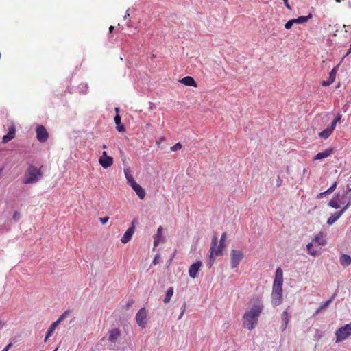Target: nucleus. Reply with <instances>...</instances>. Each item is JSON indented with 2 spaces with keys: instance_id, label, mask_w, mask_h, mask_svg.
<instances>
[{
  "instance_id": "obj_1",
  "label": "nucleus",
  "mask_w": 351,
  "mask_h": 351,
  "mask_svg": "<svg viewBox=\"0 0 351 351\" xmlns=\"http://www.w3.org/2000/svg\"><path fill=\"white\" fill-rule=\"evenodd\" d=\"M263 309V303L258 300L254 302L250 310L245 312L242 318V325L250 330L255 328L258 324V320L260 315Z\"/></svg>"
},
{
  "instance_id": "obj_2",
  "label": "nucleus",
  "mask_w": 351,
  "mask_h": 351,
  "mask_svg": "<svg viewBox=\"0 0 351 351\" xmlns=\"http://www.w3.org/2000/svg\"><path fill=\"white\" fill-rule=\"evenodd\" d=\"M42 177L41 169L30 165L25 171L22 182L25 184H34L37 182Z\"/></svg>"
},
{
  "instance_id": "obj_3",
  "label": "nucleus",
  "mask_w": 351,
  "mask_h": 351,
  "mask_svg": "<svg viewBox=\"0 0 351 351\" xmlns=\"http://www.w3.org/2000/svg\"><path fill=\"white\" fill-rule=\"evenodd\" d=\"M217 243V237L215 236L211 241V245L209 250L210 254L208 256V261L207 263V265L209 268L213 266L215 261V257L221 255V247L216 249Z\"/></svg>"
},
{
  "instance_id": "obj_4",
  "label": "nucleus",
  "mask_w": 351,
  "mask_h": 351,
  "mask_svg": "<svg viewBox=\"0 0 351 351\" xmlns=\"http://www.w3.org/2000/svg\"><path fill=\"white\" fill-rule=\"evenodd\" d=\"M336 343H339L346 339L351 335V322L339 328L335 332Z\"/></svg>"
},
{
  "instance_id": "obj_5",
  "label": "nucleus",
  "mask_w": 351,
  "mask_h": 351,
  "mask_svg": "<svg viewBox=\"0 0 351 351\" xmlns=\"http://www.w3.org/2000/svg\"><path fill=\"white\" fill-rule=\"evenodd\" d=\"M231 262L230 265L232 269L237 268L241 260L243 258V254L241 251L232 250L230 252Z\"/></svg>"
},
{
  "instance_id": "obj_6",
  "label": "nucleus",
  "mask_w": 351,
  "mask_h": 351,
  "mask_svg": "<svg viewBox=\"0 0 351 351\" xmlns=\"http://www.w3.org/2000/svg\"><path fill=\"white\" fill-rule=\"evenodd\" d=\"M148 312L145 308H141L136 315V323L142 328H145L147 321Z\"/></svg>"
},
{
  "instance_id": "obj_7",
  "label": "nucleus",
  "mask_w": 351,
  "mask_h": 351,
  "mask_svg": "<svg viewBox=\"0 0 351 351\" xmlns=\"http://www.w3.org/2000/svg\"><path fill=\"white\" fill-rule=\"evenodd\" d=\"M311 18H312V14H309L308 16H301L298 17L297 19H291L285 23V27L286 29H289L291 28V27L293 26V25L294 23H298V24L304 23L307 22L308 21V19H310Z\"/></svg>"
},
{
  "instance_id": "obj_8",
  "label": "nucleus",
  "mask_w": 351,
  "mask_h": 351,
  "mask_svg": "<svg viewBox=\"0 0 351 351\" xmlns=\"http://www.w3.org/2000/svg\"><path fill=\"white\" fill-rule=\"evenodd\" d=\"M36 138L40 143L46 142L49 138V134L43 125H38L36 130Z\"/></svg>"
},
{
  "instance_id": "obj_9",
  "label": "nucleus",
  "mask_w": 351,
  "mask_h": 351,
  "mask_svg": "<svg viewBox=\"0 0 351 351\" xmlns=\"http://www.w3.org/2000/svg\"><path fill=\"white\" fill-rule=\"evenodd\" d=\"M134 223H135V221H133L132 222V226L128 228V230H126V232L124 233L123 236L122 237L121 241L123 243L125 244L131 240L132 237L134 233V228H135Z\"/></svg>"
},
{
  "instance_id": "obj_10",
  "label": "nucleus",
  "mask_w": 351,
  "mask_h": 351,
  "mask_svg": "<svg viewBox=\"0 0 351 351\" xmlns=\"http://www.w3.org/2000/svg\"><path fill=\"white\" fill-rule=\"evenodd\" d=\"M201 265L202 262L200 261H197L190 266L189 269V274L191 278H195L197 276V274L199 272Z\"/></svg>"
},
{
  "instance_id": "obj_11",
  "label": "nucleus",
  "mask_w": 351,
  "mask_h": 351,
  "mask_svg": "<svg viewBox=\"0 0 351 351\" xmlns=\"http://www.w3.org/2000/svg\"><path fill=\"white\" fill-rule=\"evenodd\" d=\"M282 283H283V271L281 268L278 267L276 270L275 278H274L273 285L282 286Z\"/></svg>"
},
{
  "instance_id": "obj_12",
  "label": "nucleus",
  "mask_w": 351,
  "mask_h": 351,
  "mask_svg": "<svg viewBox=\"0 0 351 351\" xmlns=\"http://www.w3.org/2000/svg\"><path fill=\"white\" fill-rule=\"evenodd\" d=\"M130 186L136 192V195L141 199H143L145 198L146 195L145 191L138 184L135 182Z\"/></svg>"
},
{
  "instance_id": "obj_13",
  "label": "nucleus",
  "mask_w": 351,
  "mask_h": 351,
  "mask_svg": "<svg viewBox=\"0 0 351 351\" xmlns=\"http://www.w3.org/2000/svg\"><path fill=\"white\" fill-rule=\"evenodd\" d=\"M16 129L14 125H11L9 128L8 133L3 136L2 142L6 143L13 139L15 136Z\"/></svg>"
},
{
  "instance_id": "obj_14",
  "label": "nucleus",
  "mask_w": 351,
  "mask_h": 351,
  "mask_svg": "<svg viewBox=\"0 0 351 351\" xmlns=\"http://www.w3.org/2000/svg\"><path fill=\"white\" fill-rule=\"evenodd\" d=\"M121 336V331L119 328H114L109 331L108 340L111 342H115Z\"/></svg>"
},
{
  "instance_id": "obj_15",
  "label": "nucleus",
  "mask_w": 351,
  "mask_h": 351,
  "mask_svg": "<svg viewBox=\"0 0 351 351\" xmlns=\"http://www.w3.org/2000/svg\"><path fill=\"white\" fill-rule=\"evenodd\" d=\"M332 153H333V149L328 148V149H325L324 152L317 153L314 156L313 159L315 160H321V159H323V158L330 156Z\"/></svg>"
},
{
  "instance_id": "obj_16",
  "label": "nucleus",
  "mask_w": 351,
  "mask_h": 351,
  "mask_svg": "<svg viewBox=\"0 0 351 351\" xmlns=\"http://www.w3.org/2000/svg\"><path fill=\"white\" fill-rule=\"evenodd\" d=\"M99 163L102 166L103 168L108 169L112 165L113 158L111 156L106 157L105 158H99Z\"/></svg>"
},
{
  "instance_id": "obj_17",
  "label": "nucleus",
  "mask_w": 351,
  "mask_h": 351,
  "mask_svg": "<svg viewBox=\"0 0 351 351\" xmlns=\"http://www.w3.org/2000/svg\"><path fill=\"white\" fill-rule=\"evenodd\" d=\"M178 82L182 84L186 85V86H194V87L197 86L196 82L195 81L194 78L191 76L184 77L179 80Z\"/></svg>"
},
{
  "instance_id": "obj_18",
  "label": "nucleus",
  "mask_w": 351,
  "mask_h": 351,
  "mask_svg": "<svg viewBox=\"0 0 351 351\" xmlns=\"http://www.w3.org/2000/svg\"><path fill=\"white\" fill-rule=\"evenodd\" d=\"M339 263L343 267H347L351 264V256L346 254H343L339 257Z\"/></svg>"
},
{
  "instance_id": "obj_19",
  "label": "nucleus",
  "mask_w": 351,
  "mask_h": 351,
  "mask_svg": "<svg viewBox=\"0 0 351 351\" xmlns=\"http://www.w3.org/2000/svg\"><path fill=\"white\" fill-rule=\"evenodd\" d=\"M334 130L335 128L329 125L326 129L319 133V136L324 139H327L331 135Z\"/></svg>"
},
{
  "instance_id": "obj_20",
  "label": "nucleus",
  "mask_w": 351,
  "mask_h": 351,
  "mask_svg": "<svg viewBox=\"0 0 351 351\" xmlns=\"http://www.w3.org/2000/svg\"><path fill=\"white\" fill-rule=\"evenodd\" d=\"M272 304L274 306H278L282 302V293H271Z\"/></svg>"
},
{
  "instance_id": "obj_21",
  "label": "nucleus",
  "mask_w": 351,
  "mask_h": 351,
  "mask_svg": "<svg viewBox=\"0 0 351 351\" xmlns=\"http://www.w3.org/2000/svg\"><path fill=\"white\" fill-rule=\"evenodd\" d=\"M342 215V212H335L327 220V224L331 226L334 224Z\"/></svg>"
},
{
  "instance_id": "obj_22",
  "label": "nucleus",
  "mask_w": 351,
  "mask_h": 351,
  "mask_svg": "<svg viewBox=\"0 0 351 351\" xmlns=\"http://www.w3.org/2000/svg\"><path fill=\"white\" fill-rule=\"evenodd\" d=\"M114 122L116 123V128L119 132H125V127L124 125H121V118L119 114H117L114 117Z\"/></svg>"
},
{
  "instance_id": "obj_23",
  "label": "nucleus",
  "mask_w": 351,
  "mask_h": 351,
  "mask_svg": "<svg viewBox=\"0 0 351 351\" xmlns=\"http://www.w3.org/2000/svg\"><path fill=\"white\" fill-rule=\"evenodd\" d=\"M58 322H54L49 328L48 331L46 334L45 338V342L47 341V339L52 336L53 334L54 330H56V327L58 326Z\"/></svg>"
},
{
  "instance_id": "obj_24",
  "label": "nucleus",
  "mask_w": 351,
  "mask_h": 351,
  "mask_svg": "<svg viewBox=\"0 0 351 351\" xmlns=\"http://www.w3.org/2000/svg\"><path fill=\"white\" fill-rule=\"evenodd\" d=\"M174 293V289L173 287H170L166 292L165 297L163 300L164 303L167 304L170 302L172 296Z\"/></svg>"
},
{
  "instance_id": "obj_25",
  "label": "nucleus",
  "mask_w": 351,
  "mask_h": 351,
  "mask_svg": "<svg viewBox=\"0 0 351 351\" xmlns=\"http://www.w3.org/2000/svg\"><path fill=\"white\" fill-rule=\"evenodd\" d=\"M335 295H332L328 300L324 302L315 311L314 315L319 313L324 308L328 306L334 300Z\"/></svg>"
},
{
  "instance_id": "obj_26",
  "label": "nucleus",
  "mask_w": 351,
  "mask_h": 351,
  "mask_svg": "<svg viewBox=\"0 0 351 351\" xmlns=\"http://www.w3.org/2000/svg\"><path fill=\"white\" fill-rule=\"evenodd\" d=\"M288 309L289 307L286 310H285L281 315L282 324H285L287 325H288L291 317L289 314Z\"/></svg>"
},
{
  "instance_id": "obj_27",
  "label": "nucleus",
  "mask_w": 351,
  "mask_h": 351,
  "mask_svg": "<svg viewBox=\"0 0 351 351\" xmlns=\"http://www.w3.org/2000/svg\"><path fill=\"white\" fill-rule=\"evenodd\" d=\"M124 173H125V178L127 180L128 184L130 186H132V184H133V183L136 182V181L134 180L132 175L129 171L125 170Z\"/></svg>"
},
{
  "instance_id": "obj_28",
  "label": "nucleus",
  "mask_w": 351,
  "mask_h": 351,
  "mask_svg": "<svg viewBox=\"0 0 351 351\" xmlns=\"http://www.w3.org/2000/svg\"><path fill=\"white\" fill-rule=\"evenodd\" d=\"M226 234L223 233L221 237V239H220L219 244V245L217 244V246H216V249L221 247V254H222V251H223V248L225 247L224 242L226 241Z\"/></svg>"
},
{
  "instance_id": "obj_29",
  "label": "nucleus",
  "mask_w": 351,
  "mask_h": 351,
  "mask_svg": "<svg viewBox=\"0 0 351 351\" xmlns=\"http://www.w3.org/2000/svg\"><path fill=\"white\" fill-rule=\"evenodd\" d=\"M162 231V228L161 226H160L158 228V230H157V234H156V237L154 238V246L158 245V244L159 243V242H160L159 237L161 235Z\"/></svg>"
},
{
  "instance_id": "obj_30",
  "label": "nucleus",
  "mask_w": 351,
  "mask_h": 351,
  "mask_svg": "<svg viewBox=\"0 0 351 351\" xmlns=\"http://www.w3.org/2000/svg\"><path fill=\"white\" fill-rule=\"evenodd\" d=\"M341 118L342 115L340 113H338L330 125L335 128L337 123L341 121Z\"/></svg>"
},
{
  "instance_id": "obj_31",
  "label": "nucleus",
  "mask_w": 351,
  "mask_h": 351,
  "mask_svg": "<svg viewBox=\"0 0 351 351\" xmlns=\"http://www.w3.org/2000/svg\"><path fill=\"white\" fill-rule=\"evenodd\" d=\"M337 69H338V66H335L332 70L329 73V80H331L332 82L335 81V77H336V73L337 71Z\"/></svg>"
},
{
  "instance_id": "obj_32",
  "label": "nucleus",
  "mask_w": 351,
  "mask_h": 351,
  "mask_svg": "<svg viewBox=\"0 0 351 351\" xmlns=\"http://www.w3.org/2000/svg\"><path fill=\"white\" fill-rule=\"evenodd\" d=\"M328 206L333 208H335V209H337L339 208L340 206L337 202V200L335 199V198H332L328 203Z\"/></svg>"
},
{
  "instance_id": "obj_33",
  "label": "nucleus",
  "mask_w": 351,
  "mask_h": 351,
  "mask_svg": "<svg viewBox=\"0 0 351 351\" xmlns=\"http://www.w3.org/2000/svg\"><path fill=\"white\" fill-rule=\"evenodd\" d=\"M348 201L346 202V205L343 207V208L339 212H342V214L349 208L351 205V194H349L348 196Z\"/></svg>"
},
{
  "instance_id": "obj_34",
  "label": "nucleus",
  "mask_w": 351,
  "mask_h": 351,
  "mask_svg": "<svg viewBox=\"0 0 351 351\" xmlns=\"http://www.w3.org/2000/svg\"><path fill=\"white\" fill-rule=\"evenodd\" d=\"M313 241L321 245H325V241H324L322 235H317L313 239Z\"/></svg>"
},
{
  "instance_id": "obj_35",
  "label": "nucleus",
  "mask_w": 351,
  "mask_h": 351,
  "mask_svg": "<svg viewBox=\"0 0 351 351\" xmlns=\"http://www.w3.org/2000/svg\"><path fill=\"white\" fill-rule=\"evenodd\" d=\"M272 292L282 293V286L273 285Z\"/></svg>"
},
{
  "instance_id": "obj_36",
  "label": "nucleus",
  "mask_w": 351,
  "mask_h": 351,
  "mask_svg": "<svg viewBox=\"0 0 351 351\" xmlns=\"http://www.w3.org/2000/svg\"><path fill=\"white\" fill-rule=\"evenodd\" d=\"M328 191H329V189H328L326 191L319 193L317 196V198L322 199V198H324L327 195L332 193V192H328Z\"/></svg>"
},
{
  "instance_id": "obj_37",
  "label": "nucleus",
  "mask_w": 351,
  "mask_h": 351,
  "mask_svg": "<svg viewBox=\"0 0 351 351\" xmlns=\"http://www.w3.org/2000/svg\"><path fill=\"white\" fill-rule=\"evenodd\" d=\"M313 247V244L312 243H308L307 245H306V249L308 250V254H311V255H313V256H316L317 255V252H314L313 250H311V247Z\"/></svg>"
},
{
  "instance_id": "obj_38",
  "label": "nucleus",
  "mask_w": 351,
  "mask_h": 351,
  "mask_svg": "<svg viewBox=\"0 0 351 351\" xmlns=\"http://www.w3.org/2000/svg\"><path fill=\"white\" fill-rule=\"evenodd\" d=\"M21 217V215L18 211H15L13 215V219L14 221H18Z\"/></svg>"
},
{
  "instance_id": "obj_39",
  "label": "nucleus",
  "mask_w": 351,
  "mask_h": 351,
  "mask_svg": "<svg viewBox=\"0 0 351 351\" xmlns=\"http://www.w3.org/2000/svg\"><path fill=\"white\" fill-rule=\"evenodd\" d=\"M336 187H337V182H335L331 185V186L328 189H329V191H328V192H332H332L335 190Z\"/></svg>"
},
{
  "instance_id": "obj_40",
  "label": "nucleus",
  "mask_w": 351,
  "mask_h": 351,
  "mask_svg": "<svg viewBox=\"0 0 351 351\" xmlns=\"http://www.w3.org/2000/svg\"><path fill=\"white\" fill-rule=\"evenodd\" d=\"M185 306H186V304L185 303L182 305V308H181V313L178 317V319H180L182 317V316L183 315L184 311H185Z\"/></svg>"
},
{
  "instance_id": "obj_41",
  "label": "nucleus",
  "mask_w": 351,
  "mask_h": 351,
  "mask_svg": "<svg viewBox=\"0 0 351 351\" xmlns=\"http://www.w3.org/2000/svg\"><path fill=\"white\" fill-rule=\"evenodd\" d=\"M332 83H333V82L328 79V80H327V81H323L322 84L324 86H327L330 85Z\"/></svg>"
},
{
  "instance_id": "obj_42",
  "label": "nucleus",
  "mask_w": 351,
  "mask_h": 351,
  "mask_svg": "<svg viewBox=\"0 0 351 351\" xmlns=\"http://www.w3.org/2000/svg\"><path fill=\"white\" fill-rule=\"evenodd\" d=\"M109 219V217H102V218H100V221L101 222L102 224H105Z\"/></svg>"
},
{
  "instance_id": "obj_43",
  "label": "nucleus",
  "mask_w": 351,
  "mask_h": 351,
  "mask_svg": "<svg viewBox=\"0 0 351 351\" xmlns=\"http://www.w3.org/2000/svg\"><path fill=\"white\" fill-rule=\"evenodd\" d=\"M12 343H8L1 351H8L9 349L12 347Z\"/></svg>"
},
{
  "instance_id": "obj_44",
  "label": "nucleus",
  "mask_w": 351,
  "mask_h": 351,
  "mask_svg": "<svg viewBox=\"0 0 351 351\" xmlns=\"http://www.w3.org/2000/svg\"><path fill=\"white\" fill-rule=\"evenodd\" d=\"M69 314H70V311H64V312L62 314V315L64 318H66V317H68V316L69 315Z\"/></svg>"
},
{
  "instance_id": "obj_45",
  "label": "nucleus",
  "mask_w": 351,
  "mask_h": 351,
  "mask_svg": "<svg viewBox=\"0 0 351 351\" xmlns=\"http://www.w3.org/2000/svg\"><path fill=\"white\" fill-rule=\"evenodd\" d=\"M288 325L287 324H282L281 326H280V330L283 332L286 330L287 327Z\"/></svg>"
},
{
  "instance_id": "obj_46",
  "label": "nucleus",
  "mask_w": 351,
  "mask_h": 351,
  "mask_svg": "<svg viewBox=\"0 0 351 351\" xmlns=\"http://www.w3.org/2000/svg\"><path fill=\"white\" fill-rule=\"evenodd\" d=\"M288 325L287 324H282L281 326H280V330L283 332L286 330L287 327Z\"/></svg>"
},
{
  "instance_id": "obj_47",
  "label": "nucleus",
  "mask_w": 351,
  "mask_h": 351,
  "mask_svg": "<svg viewBox=\"0 0 351 351\" xmlns=\"http://www.w3.org/2000/svg\"><path fill=\"white\" fill-rule=\"evenodd\" d=\"M65 318L61 315L60 317L56 322H58V324H60L62 321H63Z\"/></svg>"
},
{
  "instance_id": "obj_48",
  "label": "nucleus",
  "mask_w": 351,
  "mask_h": 351,
  "mask_svg": "<svg viewBox=\"0 0 351 351\" xmlns=\"http://www.w3.org/2000/svg\"><path fill=\"white\" fill-rule=\"evenodd\" d=\"M106 157H110V156H108L107 152L106 151H104L100 158H105Z\"/></svg>"
},
{
  "instance_id": "obj_49",
  "label": "nucleus",
  "mask_w": 351,
  "mask_h": 351,
  "mask_svg": "<svg viewBox=\"0 0 351 351\" xmlns=\"http://www.w3.org/2000/svg\"><path fill=\"white\" fill-rule=\"evenodd\" d=\"M158 263V256H156L153 260V264L156 265Z\"/></svg>"
},
{
  "instance_id": "obj_50",
  "label": "nucleus",
  "mask_w": 351,
  "mask_h": 351,
  "mask_svg": "<svg viewBox=\"0 0 351 351\" xmlns=\"http://www.w3.org/2000/svg\"><path fill=\"white\" fill-rule=\"evenodd\" d=\"M182 148V145L180 142H177V150L180 149Z\"/></svg>"
},
{
  "instance_id": "obj_51",
  "label": "nucleus",
  "mask_w": 351,
  "mask_h": 351,
  "mask_svg": "<svg viewBox=\"0 0 351 351\" xmlns=\"http://www.w3.org/2000/svg\"><path fill=\"white\" fill-rule=\"evenodd\" d=\"M285 6L289 9V10H291V7L290 6V5L289 4L288 1H287V3H284Z\"/></svg>"
},
{
  "instance_id": "obj_52",
  "label": "nucleus",
  "mask_w": 351,
  "mask_h": 351,
  "mask_svg": "<svg viewBox=\"0 0 351 351\" xmlns=\"http://www.w3.org/2000/svg\"><path fill=\"white\" fill-rule=\"evenodd\" d=\"M282 180L278 177V182H277V186H280L281 185Z\"/></svg>"
},
{
  "instance_id": "obj_53",
  "label": "nucleus",
  "mask_w": 351,
  "mask_h": 351,
  "mask_svg": "<svg viewBox=\"0 0 351 351\" xmlns=\"http://www.w3.org/2000/svg\"><path fill=\"white\" fill-rule=\"evenodd\" d=\"M5 326V323L0 321V330H1Z\"/></svg>"
},
{
  "instance_id": "obj_54",
  "label": "nucleus",
  "mask_w": 351,
  "mask_h": 351,
  "mask_svg": "<svg viewBox=\"0 0 351 351\" xmlns=\"http://www.w3.org/2000/svg\"><path fill=\"white\" fill-rule=\"evenodd\" d=\"M350 53H351V43H350V48H349L348 51H347V53L346 54V56H348Z\"/></svg>"
},
{
  "instance_id": "obj_55",
  "label": "nucleus",
  "mask_w": 351,
  "mask_h": 351,
  "mask_svg": "<svg viewBox=\"0 0 351 351\" xmlns=\"http://www.w3.org/2000/svg\"><path fill=\"white\" fill-rule=\"evenodd\" d=\"M113 30H114V26H110V27H109V31H110V32H112V31H113Z\"/></svg>"
},
{
  "instance_id": "obj_56",
  "label": "nucleus",
  "mask_w": 351,
  "mask_h": 351,
  "mask_svg": "<svg viewBox=\"0 0 351 351\" xmlns=\"http://www.w3.org/2000/svg\"><path fill=\"white\" fill-rule=\"evenodd\" d=\"M171 150H172V151H176V145L172 146V147H171Z\"/></svg>"
},
{
  "instance_id": "obj_57",
  "label": "nucleus",
  "mask_w": 351,
  "mask_h": 351,
  "mask_svg": "<svg viewBox=\"0 0 351 351\" xmlns=\"http://www.w3.org/2000/svg\"><path fill=\"white\" fill-rule=\"evenodd\" d=\"M115 111H116L117 114H119V108H117H117H115Z\"/></svg>"
},
{
  "instance_id": "obj_58",
  "label": "nucleus",
  "mask_w": 351,
  "mask_h": 351,
  "mask_svg": "<svg viewBox=\"0 0 351 351\" xmlns=\"http://www.w3.org/2000/svg\"><path fill=\"white\" fill-rule=\"evenodd\" d=\"M132 303H133V302H132V301H131L130 302H129V303L128 304V306H132Z\"/></svg>"
},
{
  "instance_id": "obj_59",
  "label": "nucleus",
  "mask_w": 351,
  "mask_h": 351,
  "mask_svg": "<svg viewBox=\"0 0 351 351\" xmlns=\"http://www.w3.org/2000/svg\"><path fill=\"white\" fill-rule=\"evenodd\" d=\"M102 147H103L104 149H106V148H107V146H106V145H103Z\"/></svg>"
},
{
  "instance_id": "obj_60",
  "label": "nucleus",
  "mask_w": 351,
  "mask_h": 351,
  "mask_svg": "<svg viewBox=\"0 0 351 351\" xmlns=\"http://www.w3.org/2000/svg\"><path fill=\"white\" fill-rule=\"evenodd\" d=\"M340 202H341V204H345V205H346V202H344V201H340Z\"/></svg>"
},
{
  "instance_id": "obj_61",
  "label": "nucleus",
  "mask_w": 351,
  "mask_h": 351,
  "mask_svg": "<svg viewBox=\"0 0 351 351\" xmlns=\"http://www.w3.org/2000/svg\"><path fill=\"white\" fill-rule=\"evenodd\" d=\"M337 3H341V0H335Z\"/></svg>"
},
{
  "instance_id": "obj_62",
  "label": "nucleus",
  "mask_w": 351,
  "mask_h": 351,
  "mask_svg": "<svg viewBox=\"0 0 351 351\" xmlns=\"http://www.w3.org/2000/svg\"><path fill=\"white\" fill-rule=\"evenodd\" d=\"M284 3H287V1H288V0H282Z\"/></svg>"
},
{
  "instance_id": "obj_63",
  "label": "nucleus",
  "mask_w": 351,
  "mask_h": 351,
  "mask_svg": "<svg viewBox=\"0 0 351 351\" xmlns=\"http://www.w3.org/2000/svg\"><path fill=\"white\" fill-rule=\"evenodd\" d=\"M57 350H58V348H56L53 351H57Z\"/></svg>"
},
{
  "instance_id": "obj_64",
  "label": "nucleus",
  "mask_w": 351,
  "mask_h": 351,
  "mask_svg": "<svg viewBox=\"0 0 351 351\" xmlns=\"http://www.w3.org/2000/svg\"><path fill=\"white\" fill-rule=\"evenodd\" d=\"M1 171V169H0V172Z\"/></svg>"
}]
</instances>
